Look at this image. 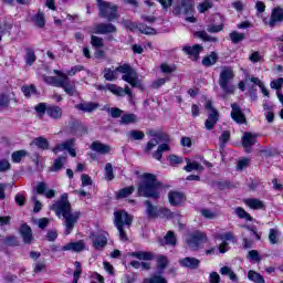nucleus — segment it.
Listing matches in <instances>:
<instances>
[{
	"label": "nucleus",
	"mask_w": 283,
	"mask_h": 283,
	"mask_svg": "<svg viewBox=\"0 0 283 283\" xmlns=\"http://www.w3.org/2000/svg\"><path fill=\"white\" fill-rule=\"evenodd\" d=\"M109 234L105 231L93 232L90 234V239L93 242L94 249H103L107 244V238Z\"/></svg>",
	"instance_id": "12"
},
{
	"label": "nucleus",
	"mask_w": 283,
	"mask_h": 283,
	"mask_svg": "<svg viewBox=\"0 0 283 283\" xmlns=\"http://www.w3.org/2000/svg\"><path fill=\"white\" fill-rule=\"evenodd\" d=\"M179 262L181 266H185L186 269H196L200 264V261L196 258H185L181 259Z\"/></svg>",
	"instance_id": "27"
},
{
	"label": "nucleus",
	"mask_w": 283,
	"mask_h": 283,
	"mask_svg": "<svg viewBox=\"0 0 283 283\" xmlns=\"http://www.w3.org/2000/svg\"><path fill=\"white\" fill-rule=\"evenodd\" d=\"M158 218H171V210L167 208H159Z\"/></svg>",
	"instance_id": "60"
},
{
	"label": "nucleus",
	"mask_w": 283,
	"mask_h": 283,
	"mask_svg": "<svg viewBox=\"0 0 283 283\" xmlns=\"http://www.w3.org/2000/svg\"><path fill=\"white\" fill-rule=\"evenodd\" d=\"M248 280H250V282H254V283H264V276H262V274L253 271V270H250L248 272Z\"/></svg>",
	"instance_id": "34"
},
{
	"label": "nucleus",
	"mask_w": 283,
	"mask_h": 283,
	"mask_svg": "<svg viewBox=\"0 0 283 283\" xmlns=\"http://www.w3.org/2000/svg\"><path fill=\"white\" fill-rule=\"evenodd\" d=\"M34 189L36 193H39L40 196H45V198L49 199L54 198V196H56V191L54 189L48 190V184H45L44 181L39 182Z\"/></svg>",
	"instance_id": "16"
},
{
	"label": "nucleus",
	"mask_w": 283,
	"mask_h": 283,
	"mask_svg": "<svg viewBox=\"0 0 283 283\" xmlns=\"http://www.w3.org/2000/svg\"><path fill=\"white\" fill-rule=\"evenodd\" d=\"M139 32H142V34H156V29L151 28V27H145L143 24H140L138 27Z\"/></svg>",
	"instance_id": "57"
},
{
	"label": "nucleus",
	"mask_w": 283,
	"mask_h": 283,
	"mask_svg": "<svg viewBox=\"0 0 283 283\" xmlns=\"http://www.w3.org/2000/svg\"><path fill=\"white\" fill-rule=\"evenodd\" d=\"M76 107L82 112H94V109L98 108V104L94 102H84L82 104H78Z\"/></svg>",
	"instance_id": "31"
},
{
	"label": "nucleus",
	"mask_w": 283,
	"mask_h": 283,
	"mask_svg": "<svg viewBox=\"0 0 283 283\" xmlns=\"http://www.w3.org/2000/svg\"><path fill=\"white\" fill-rule=\"evenodd\" d=\"M216 240H221L219 245V253H227L229 251V242H233V233L232 232H223L216 235Z\"/></svg>",
	"instance_id": "13"
},
{
	"label": "nucleus",
	"mask_w": 283,
	"mask_h": 283,
	"mask_svg": "<svg viewBox=\"0 0 283 283\" xmlns=\"http://www.w3.org/2000/svg\"><path fill=\"white\" fill-rule=\"evenodd\" d=\"M20 233L23 239L24 244H30L32 242V229L28 224H22L20 228Z\"/></svg>",
	"instance_id": "24"
},
{
	"label": "nucleus",
	"mask_w": 283,
	"mask_h": 283,
	"mask_svg": "<svg viewBox=\"0 0 283 283\" xmlns=\"http://www.w3.org/2000/svg\"><path fill=\"white\" fill-rule=\"evenodd\" d=\"M168 262L169 261L167 260V256L159 255L157 258V266H158V269H165V266H167Z\"/></svg>",
	"instance_id": "62"
},
{
	"label": "nucleus",
	"mask_w": 283,
	"mask_h": 283,
	"mask_svg": "<svg viewBox=\"0 0 283 283\" xmlns=\"http://www.w3.org/2000/svg\"><path fill=\"white\" fill-rule=\"evenodd\" d=\"M232 112H231V117L235 123H244L247 120L244 118V114H242V111L240 109V106L238 104H232Z\"/></svg>",
	"instance_id": "25"
},
{
	"label": "nucleus",
	"mask_w": 283,
	"mask_h": 283,
	"mask_svg": "<svg viewBox=\"0 0 283 283\" xmlns=\"http://www.w3.org/2000/svg\"><path fill=\"white\" fill-rule=\"evenodd\" d=\"M282 85H283V77L274 80L270 83V86L272 87V90H280Z\"/></svg>",
	"instance_id": "63"
},
{
	"label": "nucleus",
	"mask_w": 283,
	"mask_h": 283,
	"mask_svg": "<svg viewBox=\"0 0 283 283\" xmlns=\"http://www.w3.org/2000/svg\"><path fill=\"white\" fill-rule=\"evenodd\" d=\"M161 244H170L171 247H176V234L174 231H168Z\"/></svg>",
	"instance_id": "42"
},
{
	"label": "nucleus",
	"mask_w": 283,
	"mask_h": 283,
	"mask_svg": "<svg viewBox=\"0 0 283 283\" xmlns=\"http://www.w3.org/2000/svg\"><path fill=\"white\" fill-rule=\"evenodd\" d=\"M129 138H133V140H143L145 138V133L140 130H132L128 133Z\"/></svg>",
	"instance_id": "53"
},
{
	"label": "nucleus",
	"mask_w": 283,
	"mask_h": 283,
	"mask_svg": "<svg viewBox=\"0 0 283 283\" xmlns=\"http://www.w3.org/2000/svg\"><path fill=\"white\" fill-rule=\"evenodd\" d=\"M22 92H23L24 96L29 97V96L36 94V87H34V85L23 86Z\"/></svg>",
	"instance_id": "54"
},
{
	"label": "nucleus",
	"mask_w": 283,
	"mask_h": 283,
	"mask_svg": "<svg viewBox=\"0 0 283 283\" xmlns=\"http://www.w3.org/2000/svg\"><path fill=\"white\" fill-rule=\"evenodd\" d=\"M33 21L38 28H43L45 25V15L42 12H39L34 18Z\"/></svg>",
	"instance_id": "48"
},
{
	"label": "nucleus",
	"mask_w": 283,
	"mask_h": 283,
	"mask_svg": "<svg viewBox=\"0 0 283 283\" xmlns=\"http://www.w3.org/2000/svg\"><path fill=\"white\" fill-rule=\"evenodd\" d=\"M182 50L186 52V54H188L190 59H192V61H198L200 52H202V46L196 44L193 46H184Z\"/></svg>",
	"instance_id": "23"
},
{
	"label": "nucleus",
	"mask_w": 283,
	"mask_h": 283,
	"mask_svg": "<svg viewBox=\"0 0 283 283\" xmlns=\"http://www.w3.org/2000/svg\"><path fill=\"white\" fill-rule=\"evenodd\" d=\"M245 229L250 232V238L252 240H261L262 233L258 232L255 227L245 226Z\"/></svg>",
	"instance_id": "44"
},
{
	"label": "nucleus",
	"mask_w": 283,
	"mask_h": 283,
	"mask_svg": "<svg viewBox=\"0 0 283 283\" xmlns=\"http://www.w3.org/2000/svg\"><path fill=\"white\" fill-rule=\"evenodd\" d=\"M277 235H280L277 230H275V229L270 230L269 240H270L271 244H277Z\"/></svg>",
	"instance_id": "59"
},
{
	"label": "nucleus",
	"mask_w": 283,
	"mask_h": 283,
	"mask_svg": "<svg viewBox=\"0 0 283 283\" xmlns=\"http://www.w3.org/2000/svg\"><path fill=\"white\" fill-rule=\"evenodd\" d=\"M90 149H92V151H96V154H102L103 156L112 151V147L109 145L103 144L98 140L93 142L90 146Z\"/></svg>",
	"instance_id": "20"
},
{
	"label": "nucleus",
	"mask_w": 283,
	"mask_h": 283,
	"mask_svg": "<svg viewBox=\"0 0 283 283\" xmlns=\"http://www.w3.org/2000/svg\"><path fill=\"white\" fill-rule=\"evenodd\" d=\"M32 145H35L38 149H49L50 142L44 137H38L33 139Z\"/></svg>",
	"instance_id": "32"
},
{
	"label": "nucleus",
	"mask_w": 283,
	"mask_h": 283,
	"mask_svg": "<svg viewBox=\"0 0 283 283\" xmlns=\"http://www.w3.org/2000/svg\"><path fill=\"white\" fill-rule=\"evenodd\" d=\"M160 70L164 74H171L172 72H176V65L171 64H167V63H163L160 65Z\"/></svg>",
	"instance_id": "51"
},
{
	"label": "nucleus",
	"mask_w": 283,
	"mask_h": 283,
	"mask_svg": "<svg viewBox=\"0 0 283 283\" xmlns=\"http://www.w3.org/2000/svg\"><path fill=\"white\" fill-rule=\"evenodd\" d=\"M197 36H200V39H203V41H212L213 43H216L218 41V38L210 36L205 31L198 32Z\"/></svg>",
	"instance_id": "58"
},
{
	"label": "nucleus",
	"mask_w": 283,
	"mask_h": 283,
	"mask_svg": "<svg viewBox=\"0 0 283 283\" xmlns=\"http://www.w3.org/2000/svg\"><path fill=\"white\" fill-rule=\"evenodd\" d=\"M54 74H56V77L44 76V82H46L48 85H53L54 87H62L69 96H74V94H76V86L74 85V82H70L67 74L56 70L54 71Z\"/></svg>",
	"instance_id": "5"
},
{
	"label": "nucleus",
	"mask_w": 283,
	"mask_h": 283,
	"mask_svg": "<svg viewBox=\"0 0 283 283\" xmlns=\"http://www.w3.org/2000/svg\"><path fill=\"white\" fill-rule=\"evenodd\" d=\"M233 69L231 67H224L219 76V85L226 94H233V91L235 90V86L230 84V81L233 78Z\"/></svg>",
	"instance_id": "7"
},
{
	"label": "nucleus",
	"mask_w": 283,
	"mask_h": 283,
	"mask_svg": "<svg viewBox=\"0 0 283 283\" xmlns=\"http://www.w3.org/2000/svg\"><path fill=\"white\" fill-rule=\"evenodd\" d=\"M75 139H67L63 144H59L56 147L53 148V154H60V151H69L72 158H76V149L74 147Z\"/></svg>",
	"instance_id": "14"
},
{
	"label": "nucleus",
	"mask_w": 283,
	"mask_h": 283,
	"mask_svg": "<svg viewBox=\"0 0 283 283\" xmlns=\"http://www.w3.org/2000/svg\"><path fill=\"white\" fill-rule=\"evenodd\" d=\"M46 114L50 118H61L63 116V111L59 106H49L46 108Z\"/></svg>",
	"instance_id": "30"
},
{
	"label": "nucleus",
	"mask_w": 283,
	"mask_h": 283,
	"mask_svg": "<svg viewBox=\"0 0 283 283\" xmlns=\"http://www.w3.org/2000/svg\"><path fill=\"white\" fill-rule=\"evenodd\" d=\"M249 81L253 83L254 85H258L264 96H269V90L264 86V83L261 82L258 77H250Z\"/></svg>",
	"instance_id": "39"
},
{
	"label": "nucleus",
	"mask_w": 283,
	"mask_h": 283,
	"mask_svg": "<svg viewBox=\"0 0 283 283\" xmlns=\"http://www.w3.org/2000/svg\"><path fill=\"white\" fill-rule=\"evenodd\" d=\"M168 200L172 207H180V205H185L187 197H185V193L180 191H170L168 195Z\"/></svg>",
	"instance_id": "15"
},
{
	"label": "nucleus",
	"mask_w": 283,
	"mask_h": 283,
	"mask_svg": "<svg viewBox=\"0 0 283 283\" xmlns=\"http://www.w3.org/2000/svg\"><path fill=\"white\" fill-rule=\"evenodd\" d=\"M263 59L264 55H262V53L258 51L252 52V54L250 55L251 63H260V61H262Z\"/></svg>",
	"instance_id": "55"
},
{
	"label": "nucleus",
	"mask_w": 283,
	"mask_h": 283,
	"mask_svg": "<svg viewBox=\"0 0 283 283\" xmlns=\"http://www.w3.org/2000/svg\"><path fill=\"white\" fill-rule=\"evenodd\" d=\"M85 250V241L80 240L77 242H71L62 247L61 251H74L75 253H78L81 251Z\"/></svg>",
	"instance_id": "22"
},
{
	"label": "nucleus",
	"mask_w": 283,
	"mask_h": 283,
	"mask_svg": "<svg viewBox=\"0 0 283 283\" xmlns=\"http://www.w3.org/2000/svg\"><path fill=\"white\" fill-rule=\"evenodd\" d=\"M249 163L250 160L248 158H243L239 160L237 164L238 171H242V169H247V167H249Z\"/></svg>",
	"instance_id": "61"
},
{
	"label": "nucleus",
	"mask_w": 283,
	"mask_h": 283,
	"mask_svg": "<svg viewBox=\"0 0 283 283\" xmlns=\"http://www.w3.org/2000/svg\"><path fill=\"white\" fill-rule=\"evenodd\" d=\"M217 62H218V53L212 52L208 56L203 57L202 65H205L206 67H210V65H216Z\"/></svg>",
	"instance_id": "33"
},
{
	"label": "nucleus",
	"mask_w": 283,
	"mask_h": 283,
	"mask_svg": "<svg viewBox=\"0 0 283 283\" xmlns=\"http://www.w3.org/2000/svg\"><path fill=\"white\" fill-rule=\"evenodd\" d=\"M244 205L250 209H264V202L260 199H244Z\"/></svg>",
	"instance_id": "29"
},
{
	"label": "nucleus",
	"mask_w": 283,
	"mask_h": 283,
	"mask_svg": "<svg viewBox=\"0 0 283 283\" xmlns=\"http://www.w3.org/2000/svg\"><path fill=\"white\" fill-rule=\"evenodd\" d=\"M97 6L99 9V17H102L103 19L114 21V19L118 17V7L103 0H97Z\"/></svg>",
	"instance_id": "8"
},
{
	"label": "nucleus",
	"mask_w": 283,
	"mask_h": 283,
	"mask_svg": "<svg viewBox=\"0 0 283 283\" xmlns=\"http://www.w3.org/2000/svg\"><path fill=\"white\" fill-rule=\"evenodd\" d=\"M196 2L193 0H180L179 4L175 6L172 9V14L175 17H180L181 14H193Z\"/></svg>",
	"instance_id": "10"
},
{
	"label": "nucleus",
	"mask_w": 283,
	"mask_h": 283,
	"mask_svg": "<svg viewBox=\"0 0 283 283\" xmlns=\"http://www.w3.org/2000/svg\"><path fill=\"white\" fill-rule=\"evenodd\" d=\"M144 282L145 283H167V279L158 274H155L150 279H145Z\"/></svg>",
	"instance_id": "49"
},
{
	"label": "nucleus",
	"mask_w": 283,
	"mask_h": 283,
	"mask_svg": "<svg viewBox=\"0 0 283 283\" xmlns=\"http://www.w3.org/2000/svg\"><path fill=\"white\" fill-rule=\"evenodd\" d=\"M234 213L238 216V218L247 220L248 222L253 221V218L251 217V214H249V212H247L244 209L240 207L235 208Z\"/></svg>",
	"instance_id": "36"
},
{
	"label": "nucleus",
	"mask_w": 283,
	"mask_h": 283,
	"mask_svg": "<svg viewBox=\"0 0 283 283\" xmlns=\"http://www.w3.org/2000/svg\"><path fill=\"white\" fill-rule=\"evenodd\" d=\"M147 136H149L151 139L146 145V151H151L154 147H157L158 143H163L153 154V158H155V160H160L165 151H170L171 147H169V145L171 144V138L169 135L158 130H148Z\"/></svg>",
	"instance_id": "2"
},
{
	"label": "nucleus",
	"mask_w": 283,
	"mask_h": 283,
	"mask_svg": "<svg viewBox=\"0 0 283 283\" xmlns=\"http://www.w3.org/2000/svg\"><path fill=\"white\" fill-rule=\"evenodd\" d=\"M130 258H136L137 260H154V253L147 251H137L128 253Z\"/></svg>",
	"instance_id": "28"
},
{
	"label": "nucleus",
	"mask_w": 283,
	"mask_h": 283,
	"mask_svg": "<svg viewBox=\"0 0 283 283\" xmlns=\"http://www.w3.org/2000/svg\"><path fill=\"white\" fill-rule=\"evenodd\" d=\"M213 21H221L220 24H212V25H208L207 30L208 32H222V30L224 29V23H222V15L220 14H214L212 15Z\"/></svg>",
	"instance_id": "26"
},
{
	"label": "nucleus",
	"mask_w": 283,
	"mask_h": 283,
	"mask_svg": "<svg viewBox=\"0 0 283 283\" xmlns=\"http://www.w3.org/2000/svg\"><path fill=\"white\" fill-rule=\"evenodd\" d=\"M114 223L119 232V239L122 242H127V233H125V227L126 229H129L134 218L125 210H117L114 212Z\"/></svg>",
	"instance_id": "6"
},
{
	"label": "nucleus",
	"mask_w": 283,
	"mask_h": 283,
	"mask_svg": "<svg viewBox=\"0 0 283 283\" xmlns=\"http://www.w3.org/2000/svg\"><path fill=\"white\" fill-rule=\"evenodd\" d=\"M206 109H208V118L205 123L206 129L211 130L216 127L218 120H220V113H218V109L213 108L211 102H207Z\"/></svg>",
	"instance_id": "11"
},
{
	"label": "nucleus",
	"mask_w": 283,
	"mask_h": 283,
	"mask_svg": "<svg viewBox=\"0 0 283 283\" xmlns=\"http://www.w3.org/2000/svg\"><path fill=\"white\" fill-rule=\"evenodd\" d=\"M24 59H25L27 65H32V63L36 61V55L34 54V51L28 50Z\"/></svg>",
	"instance_id": "52"
},
{
	"label": "nucleus",
	"mask_w": 283,
	"mask_h": 283,
	"mask_svg": "<svg viewBox=\"0 0 283 283\" xmlns=\"http://www.w3.org/2000/svg\"><path fill=\"white\" fill-rule=\"evenodd\" d=\"M230 40L232 41V43H240V41H244V33L232 31L230 33Z\"/></svg>",
	"instance_id": "46"
},
{
	"label": "nucleus",
	"mask_w": 283,
	"mask_h": 283,
	"mask_svg": "<svg viewBox=\"0 0 283 283\" xmlns=\"http://www.w3.org/2000/svg\"><path fill=\"white\" fill-rule=\"evenodd\" d=\"M163 191V184L156 179L153 174H144L142 176V184L138 187L139 196L145 198H158Z\"/></svg>",
	"instance_id": "4"
},
{
	"label": "nucleus",
	"mask_w": 283,
	"mask_h": 283,
	"mask_svg": "<svg viewBox=\"0 0 283 283\" xmlns=\"http://www.w3.org/2000/svg\"><path fill=\"white\" fill-rule=\"evenodd\" d=\"M63 165H65V158L60 157L55 159L53 166L51 167V171H61V169H63Z\"/></svg>",
	"instance_id": "45"
},
{
	"label": "nucleus",
	"mask_w": 283,
	"mask_h": 283,
	"mask_svg": "<svg viewBox=\"0 0 283 283\" xmlns=\"http://www.w3.org/2000/svg\"><path fill=\"white\" fill-rule=\"evenodd\" d=\"M186 242L192 251H198V249L202 248V244L207 242V234L200 231H196L188 237H186Z\"/></svg>",
	"instance_id": "9"
},
{
	"label": "nucleus",
	"mask_w": 283,
	"mask_h": 283,
	"mask_svg": "<svg viewBox=\"0 0 283 283\" xmlns=\"http://www.w3.org/2000/svg\"><path fill=\"white\" fill-rule=\"evenodd\" d=\"M220 273H221V275H228V277H230V280H232V282H235L238 280V276L235 275V273L233 271H231V268H229V266L221 268Z\"/></svg>",
	"instance_id": "43"
},
{
	"label": "nucleus",
	"mask_w": 283,
	"mask_h": 283,
	"mask_svg": "<svg viewBox=\"0 0 283 283\" xmlns=\"http://www.w3.org/2000/svg\"><path fill=\"white\" fill-rule=\"evenodd\" d=\"M105 178L107 180H114V167L111 163L106 164L105 166Z\"/></svg>",
	"instance_id": "50"
},
{
	"label": "nucleus",
	"mask_w": 283,
	"mask_h": 283,
	"mask_svg": "<svg viewBox=\"0 0 283 283\" xmlns=\"http://www.w3.org/2000/svg\"><path fill=\"white\" fill-rule=\"evenodd\" d=\"M25 156H28V151L17 150V151L12 153L11 160H12V163H21V160H23V158H25Z\"/></svg>",
	"instance_id": "38"
},
{
	"label": "nucleus",
	"mask_w": 283,
	"mask_h": 283,
	"mask_svg": "<svg viewBox=\"0 0 283 283\" xmlns=\"http://www.w3.org/2000/svg\"><path fill=\"white\" fill-rule=\"evenodd\" d=\"M82 180V187H90L92 186V177L90 175H82L81 177Z\"/></svg>",
	"instance_id": "64"
},
{
	"label": "nucleus",
	"mask_w": 283,
	"mask_h": 283,
	"mask_svg": "<svg viewBox=\"0 0 283 283\" xmlns=\"http://www.w3.org/2000/svg\"><path fill=\"white\" fill-rule=\"evenodd\" d=\"M106 90L112 92V94H115V96H125V94H127V96H132V88H129V86H126L124 90L115 84H108L106 85Z\"/></svg>",
	"instance_id": "19"
},
{
	"label": "nucleus",
	"mask_w": 283,
	"mask_h": 283,
	"mask_svg": "<svg viewBox=\"0 0 283 283\" xmlns=\"http://www.w3.org/2000/svg\"><path fill=\"white\" fill-rule=\"evenodd\" d=\"M211 8H213V2H211V0H205L197 6V10L201 14H203V12H207V10H211Z\"/></svg>",
	"instance_id": "37"
},
{
	"label": "nucleus",
	"mask_w": 283,
	"mask_h": 283,
	"mask_svg": "<svg viewBox=\"0 0 283 283\" xmlns=\"http://www.w3.org/2000/svg\"><path fill=\"white\" fill-rule=\"evenodd\" d=\"M51 209L55 211L57 218H61V216L64 218L65 235H70L72 229H74V224H76L81 218V212H72V207L70 206V201H67V193H63L61 201L53 203Z\"/></svg>",
	"instance_id": "1"
},
{
	"label": "nucleus",
	"mask_w": 283,
	"mask_h": 283,
	"mask_svg": "<svg viewBox=\"0 0 283 283\" xmlns=\"http://www.w3.org/2000/svg\"><path fill=\"white\" fill-rule=\"evenodd\" d=\"M283 21V9L280 7H276L272 10V14L269 21L270 28H275L277 23H282Z\"/></svg>",
	"instance_id": "17"
},
{
	"label": "nucleus",
	"mask_w": 283,
	"mask_h": 283,
	"mask_svg": "<svg viewBox=\"0 0 283 283\" xmlns=\"http://www.w3.org/2000/svg\"><path fill=\"white\" fill-rule=\"evenodd\" d=\"M81 263L75 262V272L73 274V283H78V279L81 277L82 273Z\"/></svg>",
	"instance_id": "56"
},
{
	"label": "nucleus",
	"mask_w": 283,
	"mask_h": 283,
	"mask_svg": "<svg viewBox=\"0 0 283 283\" xmlns=\"http://www.w3.org/2000/svg\"><path fill=\"white\" fill-rule=\"evenodd\" d=\"M138 118L134 114H125L122 116L120 124L122 125H132V123H136Z\"/></svg>",
	"instance_id": "41"
},
{
	"label": "nucleus",
	"mask_w": 283,
	"mask_h": 283,
	"mask_svg": "<svg viewBox=\"0 0 283 283\" xmlns=\"http://www.w3.org/2000/svg\"><path fill=\"white\" fill-rule=\"evenodd\" d=\"M255 143H258V135L249 133V132L243 134L242 145L245 149H251V147H253V145H255Z\"/></svg>",
	"instance_id": "21"
},
{
	"label": "nucleus",
	"mask_w": 283,
	"mask_h": 283,
	"mask_svg": "<svg viewBox=\"0 0 283 283\" xmlns=\"http://www.w3.org/2000/svg\"><path fill=\"white\" fill-rule=\"evenodd\" d=\"M187 160V166L185 167L186 171H202V167L200 166V164H198V161H190L189 159Z\"/></svg>",
	"instance_id": "40"
},
{
	"label": "nucleus",
	"mask_w": 283,
	"mask_h": 283,
	"mask_svg": "<svg viewBox=\"0 0 283 283\" xmlns=\"http://www.w3.org/2000/svg\"><path fill=\"white\" fill-rule=\"evenodd\" d=\"M118 73L124 74L123 75V81L126 83H129L132 87H139L143 90V84L140 83V80L138 78V73L129 66V64H124L118 66L115 71H112L111 69H105L104 70V77L106 81H116L118 78Z\"/></svg>",
	"instance_id": "3"
},
{
	"label": "nucleus",
	"mask_w": 283,
	"mask_h": 283,
	"mask_svg": "<svg viewBox=\"0 0 283 283\" xmlns=\"http://www.w3.org/2000/svg\"><path fill=\"white\" fill-rule=\"evenodd\" d=\"M116 32V27L114 24L101 23L94 27V34H114Z\"/></svg>",
	"instance_id": "18"
},
{
	"label": "nucleus",
	"mask_w": 283,
	"mask_h": 283,
	"mask_svg": "<svg viewBox=\"0 0 283 283\" xmlns=\"http://www.w3.org/2000/svg\"><path fill=\"white\" fill-rule=\"evenodd\" d=\"M145 205H146V214L148 216V218H158L159 209L153 206L150 201H146Z\"/></svg>",
	"instance_id": "35"
},
{
	"label": "nucleus",
	"mask_w": 283,
	"mask_h": 283,
	"mask_svg": "<svg viewBox=\"0 0 283 283\" xmlns=\"http://www.w3.org/2000/svg\"><path fill=\"white\" fill-rule=\"evenodd\" d=\"M134 193V187L129 186L118 191L117 198H128V196H132Z\"/></svg>",
	"instance_id": "47"
}]
</instances>
